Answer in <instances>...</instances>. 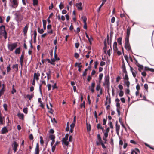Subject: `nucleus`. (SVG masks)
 <instances>
[{
	"label": "nucleus",
	"instance_id": "nucleus-1",
	"mask_svg": "<svg viewBox=\"0 0 154 154\" xmlns=\"http://www.w3.org/2000/svg\"><path fill=\"white\" fill-rule=\"evenodd\" d=\"M103 85L106 86L107 88H109L110 86L109 77V75H106L104 78V81Z\"/></svg>",
	"mask_w": 154,
	"mask_h": 154
},
{
	"label": "nucleus",
	"instance_id": "nucleus-2",
	"mask_svg": "<svg viewBox=\"0 0 154 154\" xmlns=\"http://www.w3.org/2000/svg\"><path fill=\"white\" fill-rule=\"evenodd\" d=\"M125 47L127 50L130 51L131 50V48L129 42V39H125Z\"/></svg>",
	"mask_w": 154,
	"mask_h": 154
},
{
	"label": "nucleus",
	"instance_id": "nucleus-3",
	"mask_svg": "<svg viewBox=\"0 0 154 154\" xmlns=\"http://www.w3.org/2000/svg\"><path fill=\"white\" fill-rule=\"evenodd\" d=\"M17 46V43H14L11 44H9L8 45V49L10 51H12L15 49Z\"/></svg>",
	"mask_w": 154,
	"mask_h": 154
},
{
	"label": "nucleus",
	"instance_id": "nucleus-4",
	"mask_svg": "<svg viewBox=\"0 0 154 154\" xmlns=\"http://www.w3.org/2000/svg\"><path fill=\"white\" fill-rule=\"evenodd\" d=\"M12 4L11 7L14 8H16L18 6L19 4V0H10Z\"/></svg>",
	"mask_w": 154,
	"mask_h": 154
},
{
	"label": "nucleus",
	"instance_id": "nucleus-5",
	"mask_svg": "<svg viewBox=\"0 0 154 154\" xmlns=\"http://www.w3.org/2000/svg\"><path fill=\"white\" fill-rule=\"evenodd\" d=\"M12 146L13 149L14 150V153H15L17 151L18 145L16 141H14L13 142Z\"/></svg>",
	"mask_w": 154,
	"mask_h": 154
},
{
	"label": "nucleus",
	"instance_id": "nucleus-6",
	"mask_svg": "<svg viewBox=\"0 0 154 154\" xmlns=\"http://www.w3.org/2000/svg\"><path fill=\"white\" fill-rule=\"evenodd\" d=\"M95 83L94 82L91 83V85L89 86L88 88L90 91L92 93L94 92V88L95 86Z\"/></svg>",
	"mask_w": 154,
	"mask_h": 154
},
{
	"label": "nucleus",
	"instance_id": "nucleus-7",
	"mask_svg": "<svg viewBox=\"0 0 154 154\" xmlns=\"http://www.w3.org/2000/svg\"><path fill=\"white\" fill-rule=\"evenodd\" d=\"M5 26H4L2 25L0 27V35L3 34L5 32Z\"/></svg>",
	"mask_w": 154,
	"mask_h": 154
},
{
	"label": "nucleus",
	"instance_id": "nucleus-8",
	"mask_svg": "<svg viewBox=\"0 0 154 154\" xmlns=\"http://www.w3.org/2000/svg\"><path fill=\"white\" fill-rule=\"evenodd\" d=\"M40 76V74L38 72H37V73H35L34 75V79H36L38 81L39 79V77Z\"/></svg>",
	"mask_w": 154,
	"mask_h": 154
},
{
	"label": "nucleus",
	"instance_id": "nucleus-9",
	"mask_svg": "<svg viewBox=\"0 0 154 154\" xmlns=\"http://www.w3.org/2000/svg\"><path fill=\"white\" fill-rule=\"evenodd\" d=\"M62 143L63 145L68 146L69 145V142L68 141V139L63 138L62 140Z\"/></svg>",
	"mask_w": 154,
	"mask_h": 154
},
{
	"label": "nucleus",
	"instance_id": "nucleus-10",
	"mask_svg": "<svg viewBox=\"0 0 154 154\" xmlns=\"http://www.w3.org/2000/svg\"><path fill=\"white\" fill-rule=\"evenodd\" d=\"M131 31V28L129 27H128L127 30V35L125 39H129Z\"/></svg>",
	"mask_w": 154,
	"mask_h": 154
},
{
	"label": "nucleus",
	"instance_id": "nucleus-11",
	"mask_svg": "<svg viewBox=\"0 0 154 154\" xmlns=\"http://www.w3.org/2000/svg\"><path fill=\"white\" fill-rule=\"evenodd\" d=\"M19 14L18 13H16L15 14V16L17 18V20L19 23V21H21L23 19V17H21L20 18L19 17Z\"/></svg>",
	"mask_w": 154,
	"mask_h": 154
},
{
	"label": "nucleus",
	"instance_id": "nucleus-12",
	"mask_svg": "<svg viewBox=\"0 0 154 154\" xmlns=\"http://www.w3.org/2000/svg\"><path fill=\"white\" fill-rule=\"evenodd\" d=\"M103 133H104V136L103 137V139L105 141L104 143H106L107 141V138L108 136V133L104 132Z\"/></svg>",
	"mask_w": 154,
	"mask_h": 154
},
{
	"label": "nucleus",
	"instance_id": "nucleus-13",
	"mask_svg": "<svg viewBox=\"0 0 154 154\" xmlns=\"http://www.w3.org/2000/svg\"><path fill=\"white\" fill-rule=\"evenodd\" d=\"M8 132L6 127H3L1 130V133L2 134H4Z\"/></svg>",
	"mask_w": 154,
	"mask_h": 154
},
{
	"label": "nucleus",
	"instance_id": "nucleus-14",
	"mask_svg": "<svg viewBox=\"0 0 154 154\" xmlns=\"http://www.w3.org/2000/svg\"><path fill=\"white\" fill-rule=\"evenodd\" d=\"M39 149L38 143L36 144V147L35 149V154H39Z\"/></svg>",
	"mask_w": 154,
	"mask_h": 154
},
{
	"label": "nucleus",
	"instance_id": "nucleus-15",
	"mask_svg": "<svg viewBox=\"0 0 154 154\" xmlns=\"http://www.w3.org/2000/svg\"><path fill=\"white\" fill-rule=\"evenodd\" d=\"M82 3L80 2L76 4V6L78 10H82Z\"/></svg>",
	"mask_w": 154,
	"mask_h": 154
},
{
	"label": "nucleus",
	"instance_id": "nucleus-16",
	"mask_svg": "<svg viewBox=\"0 0 154 154\" xmlns=\"http://www.w3.org/2000/svg\"><path fill=\"white\" fill-rule=\"evenodd\" d=\"M29 26L28 24H26L23 29V32L24 35H26Z\"/></svg>",
	"mask_w": 154,
	"mask_h": 154
},
{
	"label": "nucleus",
	"instance_id": "nucleus-17",
	"mask_svg": "<svg viewBox=\"0 0 154 154\" xmlns=\"http://www.w3.org/2000/svg\"><path fill=\"white\" fill-rule=\"evenodd\" d=\"M97 128L98 129H101L102 130L103 133H104L103 128L102 126L100 123H98L97 125Z\"/></svg>",
	"mask_w": 154,
	"mask_h": 154
},
{
	"label": "nucleus",
	"instance_id": "nucleus-18",
	"mask_svg": "<svg viewBox=\"0 0 154 154\" xmlns=\"http://www.w3.org/2000/svg\"><path fill=\"white\" fill-rule=\"evenodd\" d=\"M124 84L126 85L127 88H129V86L130 85V82L128 80H125L124 81Z\"/></svg>",
	"mask_w": 154,
	"mask_h": 154
},
{
	"label": "nucleus",
	"instance_id": "nucleus-19",
	"mask_svg": "<svg viewBox=\"0 0 154 154\" xmlns=\"http://www.w3.org/2000/svg\"><path fill=\"white\" fill-rule=\"evenodd\" d=\"M86 125H87V129L88 132L90 131L91 130V127L90 124H88L87 122H86Z\"/></svg>",
	"mask_w": 154,
	"mask_h": 154
},
{
	"label": "nucleus",
	"instance_id": "nucleus-20",
	"mask_svg": "<svg viewBox=\"0 0 154 154\" xmlns=\"http://www.w3.org/2000/svg\"><path fill=\"white\" fill-rule=\"evenodd\" d=\"M117 43L116 42H115L113 45V50L114 51H116L117 49H118L117 47Z\"/></svg>",
	"mask_w": 154,
	"mask_h": 154
},
{
	"label": "nucleus",
	"instance_id": "nucleus-21",
	"mask_svg": "<svg viewBox=\"0 0 154 154\" xmlns=\"http://www.w3.org/2000/svg\"><path fill=\"white\" fill-rule=\"evenodd\" d=\"M20 47L18 48H17L15 51V53L17 54H19L20 53Z\"/></svg>",
	"mask_w": 154,
	"mask_h": 154
},
{
	"label": "nucleus",
	"instance_id": "nucleus-22",
	"mask_svg": "<svg viewBox=\"0 0 154 154\" xmlns=\"http://www.w3.org/2000/svg\"><path fill=\"white\" fill-rule=\"evenodd\" d=\"M106 0H103V2L102 3V4L100 5V7L98 8V9L97 10V11L99 12L100 11L101 8L102 6L104 4V3L105 2H106Z\"/></svg>",
	"mask_w": 154,
	"mask_h": 154
},
{
	"label": "nucleus",
	"instance_id": "nucleus-23",
	"mask_svg": "<svg viewBox=\"0 0 154 154\" xmlns=\"http://www.w3.org/2000/svg\"><path fill=\"white\" fill-rule=\"evenodd\" d=\"M18 116L19 118L21 119H23L24 118V115L23 113H19Z\"/></svg>",
	"mask_w": 154,
	"mask_h": 154
},
{
	"label": "nucleus",
	"instance_id": "nucleus-24",
	"mask_svg": "<svg viewBox=\"0 0 154 154\" xmlns=\"http://www.w3.org/2000/svg\"><path fill=\"white\" fill-rule=\"evenodd\" d=\"M120 129V126L118 125L117 123L116 124V130L117 133L118 134L119 133V130Z\"/></svg>",
	"mask_w": 154,
	"mask_h": 154
},
{
	"label": "nucleus",
	"instance_id": "nucleus-25",
	"mask_svg": "<svg viewBox=\"0 0 154 154\" xmlns=\"http://www.w3.org/2000/svg\"><path fill=\"white\" fill-rule=\"evenodd\" d=\"M38 32L41 34L43 33L44 32V30L42 29H40L39 27H38Z\"/></svg>",
	"mask_w": 154,
	"mask_h": 154
},
{
	"label": "nucleus",
	"instance_id": "nucleus-26",
	"mask_svg": "<svg viewBox=\"0 0 154 154\" xmlns=\"http://www.w3.org/2000/svg\"><path fill=\"white\" fill-rule=\"evenodd\" d=\"M125 76L124 77V79L125 80H128L129 78L128 76V75L127 73V72H125Z\"/></svg>",
	"mask_w": 154,
	"mask_h": 154
},
{
	"label": "nucleus",
	"instance_id": "nucleus-27",
	"mask_svg": "<svg viewBox=\"0 0 154 154\" xmlns=\"http://www.w3.org/2000/svg\"><path fill=\"white\" fill-rule=\"evenodd\" d=\"M102 89L100 87V84H98L97 85L96 87V90L97 91H99V90H101Z\"/></svg>",
	"mask_w": 154,
	"mask_h": 154
},
{
	"label": "nucleus",
	"instance_id": "nucleus-28",
	"mask_svg": "<svg viewBox=\"0 0 154 154\" xmlns=\"http://www.w3.org/2000/svg\"><path fill=\"white\" fill-rule=\"evenodd\" d=\"M122 69L123 72H126L125 69V66L124 63H123L122 66Z\"/></svg>",
	"mask_w": 154,
	"mask_h": 154
},
{
	"label": "nucleus",
	"instance_id": "nucleus-29",
	"mask_svg": "<svg viewBox=\"0 0 154 154\" xmlns=\"http://www.w3.org/2000/svg\"><path fill=\"white\" fill-rule=\"evenodd\" d=\"M51 64L53 65H55L54 62L56 61H57L55 59V58H53L51 59Z\"/></svg>",
	"mask_w": 154,
	"mask_h": 154
},
{
	"label": "nucleus",
	"instance_id": "nucleus-30",
	"mask_svg": "<svg viewBox=\"0 0 154 154\" xmlns=\"http://www.w3.org/2000/svg\"><path fill=\"white\" fill-rule=\"evenodd\" d=\"M103 73H100L99 75V82H101V80L102 79L103 77Z\"/></svg>",
	"mask_w": 154,
	"mask_h": 154
},
{
	"label": "nucleus",
	"instance_id": "nucleus-31",
	"mask_svg": "<svg viewBox=\"0 0 154 154\" xmlns=\"http://www.w3.org/2000/svg\"><path fill=\"white\" fill-rule=\"evenodd\" d=\"M41 82L42 84L41 85H39V89L40 90H41V86L42 85H46V83L45 81H41Z\"/></svg>",
	"mask_w": 154,
	"mask_h": 154
},
{
	"label": "nucleus",
	"instance_id": "nucleus-32",
	"mask_svg": "<svg viewBox=\"0 0 154 154\" xmlns=\"http://www.w3.org/2000/svg\"><path fill=\"white\" fill-rule=\"evenodd\" d=\"M81 18L82 19L84 23H86L87 18L86 17H82Z\"/></svg>",
	"mask_w": 154,
	"mask_h": 154
},
{
	"label": "nucleus",
	"instance_id": "nucleus-33",
	"mask_svg": "<svg viewBox=\"0 0 154 154\" xmlns=\"http://www.w3.org/2000/svg\"><path fill=\"white\" fill-rule=\"evenodd\" d=\"M88 39L90 43V44L91 45L92 44V41L93 40L92 37L91 36L90 37H89Z\"/></svg>",
	"mask_w": 154,
	"mask_h": 154
},
{
	"label": "nucleus",
	"instance_id": "nucleus-34",
	"mask_svg": "<svg viewBox=\"0 0 154 154\" xmlns=\"http://www.w3.org/2000/svg\"><path fill=\"white\" fill-rule=\"evenodd\" d=\"M50 105L51 106V108L50 109V110L48 111L49 112L52 114L53 113V111L52 109V105L51 103H50Z\"/></svg>",
	"mask_w": 154,
	"mask_h": 154
},
{
	"label": "nucleus",
	"instance_id": "nucleus-35",
	"mask_svg": "<svg viewBox=\"0 0 154 154\" xmlns=\"http://www.w3.org/2000/svg\"><path fill=\"white\" fill-rule=\"evenodd\" d=\"M124 95L123 92L122 91V90H120L119 91V95L120 97H122Z\"/></svg>",
	"mask_w": 154,
	"mask_h": 154
},
{
	"label": "nucleus",
	"instance_id": "nucleus-36",
	"mask_svg": "<svg viewBox=\"0 0 154 154\" xmlns=\"http://www.w3.org/2000/svg\"><path fill=\"white\" fill-rule=\"evenodd\" d=\"M18 65L17 64L14 65L12 66V68L13 69L16 68L17 70L18 69Z\"/></svg>",
	"mask_w": 154,
	"mask_h": 154
},
{
	"label": "nucleus",
	"instance_id": "nucleus-37",
	"mask_svg": "<svg viewBox=\"0 0 154 154\" xmlns=\"http://www.w3.org/2000/svg\"><path fill=\"white\" fill-rule=\"evenodd\" d=\"M50 138L52 140H54L55 136L53 135H51L49 136Z\"/></svg>",
	"mask_w": 154,
	"mask_h": 154
},
{
	"label": "nucleus",
	"instance_id": "nucleus-38",
	"mask_svg": "<svg viewBox=\"0 0 154 154\" xmlns=\"http://www.w3.org/2000/svg\"><path fill=\"white\" fill-rule=\"evenodd\" d=\"M34 39L35 40L37 36V32L36 30L34 31Z\"/></svg>",
	"mask_w": 154,
	"mask_h": 154
},
{
	"label": "nucleus",
	"instance_id": "nucleus-39",
	"mask_svg": "<svg viewBox=\"0 0 154 154\" xmlns=\"http://www.w3.org/2000/svg\"><path fill=\"white\" fill-rule=\"evenodd\" d=\"M33 94H32L31 95L28 94L26 96V97L28 98L29 100H30L33 97Z\"/></svg>",
	"mask_w": 154,
	"mask_h": 154
},
{
	"label": "nucleus",
	"instance_id": "nucleus-40",
	"mask_svg": "<svg viewBox=\"0 0 154 154\" xmlns=\"http://www.w3.org/2000/svg\"><path fill=\"white\" fill-rule=\"evenodd\" d=\"M54 58H55L57 61H58L60 59L59 57H57V54L56 52L54 53Z\"/></svg>",
	"mask_w": 154,
	"mask_h": 154
},
{
	"label": "nucleus",
	"instance_id": "nucleus-41",
	"mask_svg": "<svg viewBox=\"0 0 154 154\" xmlns=\"http://www.w3.org/2000/svg\"><path fill=\"white\" fill-rule=\"evenodd\" d=\"M23 112L25 114H27L28 112V109L27 107L24 108L23 109Z\"/></svg>",
	"mask_w": 154,
	"mask_h": 154
},
{
	"label": "nucleus",
	"instance_id": "nucleus-42",
	"mask_svg": "<svg viewBox=\"0 0 154 154\" xmlns=\"http://www.w3.org/2000/svg\"><path fill=\"white\" fill-rule=\"evenodd\" d=\"M33 5H38V0H33Z\"/></svg>",
	"mask_w": 154,
	"mask_h": 154
},
{
	"label": "nucleus",
	"instance_id": "nucleus-43",
	"mask_svg": "<svg viewBox=\"0 0 154 154\" xmlns=\"http://www.w3.org/2000/svg\"><path fill=\"white\" fill-rule=\"evenodd\" d=\"M11 70L10 68V64L7 67V72H9Z\"/></svg>",
	"mask_w": 154,
	"mask_h": 154
},
{
	"label": "nucleus",
	"instance_id": "nucleus-44",
	"mask_svg": "<svg viewBox=\"0 0 154 154\" xmlns=\"http://www.w3.org/2000/svg\"><path fill=\"white\" fill-rule=\"evenodd\" d=\"M122 38H119L117 39V42L119 44H121L122 43Z\"/></svg>",
	"mask_w": 154,
	"mask_h": 154
},
{
	"label": "nucleus",
	"instance_id": "nucleus-45",
	"mask_svg": "<svg viewBox=\"0 0 154 154\" xmlns=\"http://www.w3.org/2000/svg\"><path fill=\"white\" fill-rule=\"evenodd\" d=\"M144 87L145 89L146 90V91H148V85L147 84H144Z\"/></svg>",
	"mask_w": 154,
	"mask_h": 154
},
{
	"label": "nucleus",
	"instance_id": "nucleus-46",
	"mask_svg": "<svg viewBox=\"0 0 154 154\" xmlns=\"http://www.w3.org/2000/svg\"><path fill=\"white\" fill-rule=\"evenodd\" d=\"M59 7L60 9H61L64 8L63 5L62 4V2L59 5Z\"/></svg>",
	"mask_w": 154,
	"mask_h": 154
},
{
	"label": "nucleus",
	"instance_id": "nucleus-47",
	"mask_svg": "<svg viewBox=\"0 0 154 154\" xmlns=\"http://www.w3.org/2000/svg\"><path fill=\"white\" fill-rule=\"evenodd\" d=\"M4 90L3 88H2L0 91V97L1 96V95L3 94V93L4 92Z\"/></svg>",
	"mask_w": 154,
	"mask_h": 154
},
{
	"label": "nucleus",
	"instance_id": "nucleus-48",
	"mask_svg": "<svg viewBox=\"0 0 154 154\" xmlns=\"http://www.w3.org/2000/svg\"><path fill=\"white\" fill-rule=\"evenodd\" d=\"M132 73L133 75V76L135 77L136 76V74H137V72L135 71H132Z\"/></svg>",
	"mask_w": 154,
	"mask_h": 154
},
{
	"label": "nucleus",
	"instance_id": "nucleus-49",
	"mask_svg": "<svg viewBox=\"0 0 154 154\" xmlns=\"http://www.w3.org/2000/svg\"><path fill=\"white\" fill-rule=\"evenodd\" d=\"M114 51L116 52L119 55H120L121 54V52L120 51H118V49H117L116 51Z\"/></svg>",
	"mask_w": 154,
	"mask_h": 154
},
{
	"label": "nucleus",
	"instance_id": "nucleus-50",
	"mask_svg": "<svg viewBox=\"0 0 154 154\" xmlns=\"http://www.w3.org/2000/svg\"><path fill=\"white\" fill-rule=\"evenodd\" d=\"M75 123L73 122L70 125V128H72V129L74 128V127L75 125Z\"/></svg>",
	"mask_w": 154,
	"mask_h": 154
},
{
	"label": "nucleus",
	"instance_id": "nucleus-51",
	"mask_svg": "<svg viewBox=\"0 0 154 154\" xmlns=\"http://www.w3.org/2000/svg\"><path fill=\"white\" fill-rule=\"evenodd\" d=\"M118 88L120 89V90H122L123 88V86L120 84L119 85Z\"/></svg>",
	"mask_w": 154,
	"mask_h": 154
},
{
	"label": "nucleus",
	"instance_id": "nucleus-52",
	"mask_svg": "<svg viewBox=\"0 0 154 154\" xmlns=\"http://www.w3.org/2000/svg\"><path fill=\"white\" fill-rule=\"evenodd\" d=\"M80 107L81 108L82 107L84 108L85 107V102L84 101L80 105Z\"/></svg>",
	"mask_w": 154,
	"mask_h": 154
},
{
	"label": "nucleus",
	"instance_id": "nucleus-53",
	"mask_svg": "<svg viewBox=\"0 0 154 154\" xmlns=\"http://www.w3.org/2000/svg\"><path fill=\"white\" fill-rule=\"evenodd\" d=\"M74 56L76 58H78L79 56L78 53H75Z\"/></svg>",
	"mask_w": 154,
	"mask_h": 154
},
{
	"label": "nucleus",
	"instance_id": "nucleus-54",
	"mask_svg": "<svg viewBox=\"0 0 154 154\" xmlns=\"http://www.w3.org/2000/svg\"><path fill=\"white\" fill-rule=\"evenodd\" d=\"M106 64L105 62L103 61H101L100 63V65L101 66H103L105 65Z\"/></svg>",
	"mask_w": 154,
	"mask_h": 154
},
{
	"label": "nucleus",
	"instance_id": "nucleus-55",
	"mask_svg": "<svg viewBox=\"0 0 154 154\" xmlns=\"http://www.w3.org/2000/svg\"><path fill=\"white\" fill-rule=\"evenodd\" d=\"M29 138L30 139L32 140L33 139V136L32 134H31L29 136Z\"/></svg>",
	"mask_w": 154,
	"mask_h": 154
},
{
	"label": "nucleus",
	"instance_id": "nucleus-56",
	"mask_svg": "<svg viewBox=\"0 0 154 154\" xmlns=\"http://www.w3.org/2000/svg\"><path fill=\"white\" fill-rule=\"evenodd\" d=\"M24 57L23 54H22L20 57V60L23 61Z\"/></svg>",
	"mask_w": 154,
	"mask_h": 154
},
{
	"label": "nucleus",
	"instance_id": "nucleus-57",
	"mask_svg": "<svg viewBox=\"0 0 154 154\" xmlns=\"http://www.w3.org/2000/svg\"><path fill=\"white\" fill-rule=\"evenodd\" d=\"M2 35H3L4 36V38L5 39L7 38V33H6V31H5V33H4Z\"/></svg>",
	"mask_w": 154,
	"mask_h": 154
},
{
	"label": "nucleus",
	"instance_id": "nucleus-58",
	"mask_svg": "<svg viewBox=\"0 0 154 154\" xmlns=\"http://www.w3.org/2000/svg\"><path fill=\"white\" fill-rule=\"evenodd\" d=\"M115 21V18L114 17H112L111 19V22L112 23H114Z\"/></svg>",
	"mask_w": 154,
	"mask_h": 154
},
{
	"label": "nucleus",
	"instance_id": "nucleus-59",
	"mask_svg": "<svg viewBox=\"0 0 154 154\" xmlns=\"http://www.w3.org/2000/svg\"><path fill=\"white\" fill-rule=\"evenodd\" d=\"M91 51H89L88 52L87 54L86 55V57L87 58H89V54H90V53H91Z\"/></svg>",
	"mask_w": 154,
	"mask_h": 154
},
{
	"label": "nucleus",
	"instance_id": "nucleus-60",
	"mask_svg": "<svg viewBox=\"0 0 154 154\" xmlns=\"http://www.w3.org/2000/svg\"><path fill=\"white\" fill-rule=\"evenodd\" d=\"M43 26H46V21L45 20H43Z\"/></svg>",
	"mask_w": 154,
	"mask_h": 154
},
{
	"label": "nucleus",
	"instance_id": "nucleus-61",
	"mask_svg": "<svg viewBox=\"0 0 154 154\" xmlns=\"http://www.w3.org/2000/svg\"><path fill=\"white\" fill-rule=\"evenodd\" d=\"M136 89L137 91H138L140 89V86L139 84H138L136 86Z\"/></svg>",
	"mask_w": 154,
	"mask_h": 154
},
{
	"label": "nucleus",
	"instance_id": "nucleus-62",
	"mask_svg": "<svg viewBox=\"0 0 154 154\" xmlns=\"http://www.w3.org/2000/svg\"><path fill=\"white\" fill-rule=\"evenodd\" d=\"M3 107H4L5 110H7V104H4L3 105Z\"/></svg>",
	"mask_w": 154,
	"mask_h": 154
},
{
	"label": "nucleus",
	"instance_id": "nucleus-63",
	"mask_svg": "<svg viewBox=\"0 0 154 154\" xmlns=\"http://www.w3.org/2000/svg\"><path fill=\"white\" fill-rule=\"evenodd\" d=\"M121 79V77L119 76H118L116 79V82H118Z\"/></svg>",
	"mask_w": 154,
	"mask_h": 154
},
{
	"label": "nucleus",
	"instance_id": "nucleus-64",
	"mask_svg": "<svg viewBox=\"0 0 154 154\" xmlns=\"http://www.w3.org/2000/svg\"><path fill=\"white\" fill-rule=\"evenodd\" d=\"M48 33H44L41 35L42 38H44L46 37L48 35Z\"/></svg>",
	"mask_w": 154,
	"mask_h": 154
}]
</instances>
